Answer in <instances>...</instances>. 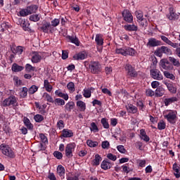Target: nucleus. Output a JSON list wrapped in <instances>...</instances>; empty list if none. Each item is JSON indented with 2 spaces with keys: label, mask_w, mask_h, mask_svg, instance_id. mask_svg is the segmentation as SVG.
<instances>
[{
  "label": "nucleus",
  "mask_w": 180,
  "mask_h": 180,
  "mask_svg": "<svg viewBox=\"0 0 180 180\" xmlns=\"http://www.w3.org/2000/svg\"><path fill=\"white\" fill-rule=\"evenodd\" d=\"M160 39L166 43V44H168L169 46H171L174 49H177L178 44L172 42L171 40H169L167 37L162 35L160 36Z\"/></svg>",
  "instance_id": "17"
},
{
  "label": "nucleus",
  "mask_w": 180,
  "mask_h": 180,
  "mask_svg": "<svg viewBox=\"0 0 180 180\" xmlns=\"http://www.w3.org/2000/svg\"><path fill=\"white\" fill-rule=\"evenodd\" d=\"M30 20L32 22H39L40 20V17H39V15L34 14L30 16Z\"/></svg>",
  "instance_id": "54"
},
{
  "label": "nucleus",
  "mask_w": 180,
  "mask_h": 180,
  "mask_svg": "<svg viewBox=\"0 0 180 180\" xmlns=\"http://www.w3.org/2000/svg\"><path fill=\"white\" fill-rule=\"evenodd\" d=\"M32 58L31 60L32 63L34 64H37V63H40L43 59V53L39 51H32L31 53Z\"/></svg>",
  "instance_id": "10"
},
{
  "label": "nucleus",
  "mask_w": 180,
  "mask_h": 180,
  "mask_svg": "<svg viewBox=\"0 0 180 180\" xmlns=\"http://www.w3.org/2000/svg\"><path fill=\"white\" fill-rule=\"evenodd\" d=\"M53 103L56 106H64L65 101L62 98H56L53 100Z\"/></svg>",
  "instance_id": "38"
},
{
  "label": "nucleus",
  "mask_w": 180,
  "mask_h": 180,
  "mask_svg": "<svg viewBox=\"0 0 180 180\" xmlns=\"http://www.w3.org/2000/svg\"><path fill=\"white\" fill-rule=\"evenodd\" d=\"M75 150V143H70L66 145L65 154L68 158H72V153Z\"/></svg>",
  "instance_id": "7"
},
{
  "label": "nucleus",
  "mask_w": 180,
  "mask_h": 180,
  "mask_svg": "<svg viewBox=\"0 0 180 180\" xmlns=\"http://www.w3.org/2000/svg\"><path fill=\"white\" fill-rule=\"evenodd\" d=\"M165 122H158V129L159 130H164L165 129Z\"/></svg>",
  "instance_id": "63"
},
{
  "label": "nucleus",
  "mask_w": 180,
  "mask_h": 180,
  "mask_svg": "<svg viewBox=\"0 0 180 180\" xmlns=\"http://www.w3.org/2000/svg\"><path fill=\"white\" fill-rule=\"evenodd\" d=\"M91 91H94V88L91 87L90 89H84L83 96L84 98H89L91 96Z\"/></svg>",
  "instance_id": "55"
},
{
  "label": "nucleus",
  "mask_w": 180,
  "mask_h": 180,
  "mask_svg": "<svg viewBox=\"0 0 180 180\" xmlns=\"http://www.w3.org/2000/svg\"><path fill=\"white\" fill-rule=\"evenodd\" d=\"M136 106H138V108H139V110H142L143 112L146 110V106H144V103H143L142 101H138L136 102Z\"/></svg>",
  "instance_id": "52"
},
{
  "label": "nucleus",
  "mask_w": 180,
  "mask_h": 180,
  "mask_svg": "<svg viewBox=\"0 0 180 180\" xmlns=\"http://www.w3.org/2000/svg\"><path fill=\"white\" fill-rule=\"evenodd\" d=\"M140 136L141 140H143V141H150V137L147 135V133H146V130H144L143 129L140 130Z\"/></svg>",
  "instance_id": "26"
},
{
  "label": "nucleus",
  "mask_w": 180,
  "mask_h": 180,
  "mask_svg": "<svg viewBox=\"0 0 180 180\" xmlns=\"http://www.w3.org/2000/svg\"><path fill=\"white\" fill-rule=\"evenodd\" d=\"M122 15L125 22H127L128 23H131L133 22V15L129 10H124Z\"/></svg>",
  "instance_id": "13"
},
{
  "label": "nucleus",
  "mask_w": 180,
  "mask_h": 180,
  "mask_svg": "<svg viewBox=\"0 0 180 180\" xmlns=\"http://www.w3.org/2000/svg\"><path fill=\"white\" fill-rule=\"evenodd\" d=\"M141 26V27H147L148 25V22H147V20L146 18H142V20H137Z\"/></svg>",
  "instance_id": "51"
},
{
  "label": "nucleus",
  "mask_w": 180,
  "mask_h": 180,
  "mask_svg": "<svg viewBox=\"0 0 180 180\" xmlns=\"http://www.w3.org/2000/svg\"><path fill=\"white\" fill-rule=\"evenodd\" d=\"M110 146V143H109V141H104L101 143V147L103 149L109 148Z\"/></svg>",
  "instance_id": "62"
},
{
  "label": "nucleus",
  "mask_w": 180,
  "mask_h": 180,
  "mask_svg": "<svg viewBox=\"0 0 180 180\" xmlns=\"http://www.w3.org/2000/svg\"><path fill=\"white\" fill-rule=\"evenodd\" d=\"M74 108H75V103L73 101H70L65 105V109L67 110V112H71Z\"/></svg>",
  "instance_id": "29"
},
{
  "label": "nucleus",
  "mask_w": 180,
  "mask_h": 180,
  "mask_svg": "<svg viewBox=\"0 0 180 180\" xmlns=\"http://www.w3.org/2000/svg\"><path fill=\"white\" fill-rule=\"evenodd\" d=\"M148 47H158V46H162V42L155 38H150L147 43Z\"/></svg>",
  "instance_id": "14"
},
{
  "label": "nucleus",
  "mask_w": 180,
  "mask_h": 180,
  "mask_svg": "<svg viewBox=\"0 0 180 180\" xmlns=\"http://www.w3.org/2000/svg\"><path fill=\"white\" fill-rule=\"evenodd\" d=\"M165 94V89L162 88V86H159L156 89L155 92V96L157 98H161Z\"/></svg>",
  "instance_id": "23"
},
{
  "label": "nucleus",
  "mask_w": 180,
  "mask_h": 180,
  "mask_svg": "<svg viewBox=\"0 0 180 180\" xmlns=\"http://www.w3.org/2000/svg\"><path fill=\"white\" fill-rule=\"evenodd\" d=\"M11 70L13 72H20V71H23V70H25V67L20 66L18 65V63H13Z\"/></svg>",
  "instance_id": "25"
},
{
  "label": "nucleus",
  "mask_w": 180,
  "mask_h": 180,
  "mask_svg": "<svg viewBox=\"0 0 180 180\" xmlns=\"http://www.w3.org/2000/svg\"><path fill=\"white\" fill-rule=\"evenodd\" d=\"M135 15L138 20H141L142 19H144V14L141 11H136L135 12Z\"/></svg>",
  "instance_id": "49"
},
{
  "label": "nucleus",
  "mask_w": 180,
  "mask_h": 180,
  "mask_svg": "<svg viewBox=\"0 0 180 180\" xmlns=\"http://www.w3.org/2000/svg\"><path fill=\"white\" fill-rule=\"evenodd\" d=\"M155 56H157V57H162V51L161 47L155 51Z\"/></svg>",
  "instance_id": "64"
},
{
  "label": "nucleus",
  "mask_w": 180,
  "mask_h": 180,
  "mask_svg": "<svg viewBox=\"0 0 180 180\" xmlns=\"http://www.w3.org/2000/svg\"><path fill=\"white\" fill-rule=\"evenodd\" d=\"M161 50H162V54H167V56L171 54L172 53V51H171V49H169L168 47L167 46H161L160 47Z\"/></svg>",
  "instance_id": "45"
},
{
  "label": "nucleus",
  "mask_w": 180,
  "mask_h": 180,
  "mask_svg": "<svg viewBox=\"0 0 180 180\" xmlns=\"http://www.w3.org/2000/svg\"><path fill=\"white\" fill-rule=\"evenodd\" d=\"M124 30H127V32H137V30H139V27L134 24L126 25H124Z\"/></svg>",
  "instance_id": "20"
},
{
  "label": "nucleus",
  "mask_w": 180,
  "mask_h": 180,
  "mask_svg": "<svg viewBox=\"0 0 180 180\" xmlns=\"http://www.w3.org/2000/svg\"><path fill=\"white\" fill-rule=\"evenodd\" d=\"M37 91H39V86H37L36 85H32L28 89V94H29V95H33V94H36V92H37Z\"/></svg>",
  "instance_id": "40"
},
{
  "label": "nucleus",
  "mask_w": 180,
  "mask_h": 180,
  "mask_svg": "<svg viewBox=\"0 0 180 180\" xmlns=\"http://www.w3.org/2000/svg\"><path fill=\"white\" fill-rule=\"evenodd\" d=\"M90 126L91 131H94V133H98V131H99V128H98V125H96L95 122H91Z\"/></svg>",
  "instance_id": "47"
},
{
  "label": "nucleus",
  "mask_w": 180,
  "mask_h": 180,
  "mask_svg": "<svg viewBox=\"0 0 180 180\" xmlns=\"http://www.w3.org/2000/svg\"><path fill=\"white\" fill-rule=\"evenodd\" d=\"M163 74L166 78H168L169 79H172V81L175 80V75H174V74H172L168 71H165Z\"/></svg>",
  "instance_id": "44"
},
{
  "label": "nucleus",
  "mask_w": 180,
  "mask_h": 180,
  "mask_svg": "<svg viewBox=\"0 0 180 180\" xmlns=\"http://www.w3.org/2000/svg\"><path fill=\"white\" fill-rule=\"evenodd\" d=\"M95 41L97 46H103V37L101 34H97L96 35Z\"/></svg>",
  "instance_id": "27"
},
{
  "label": "nucleus",
  "mask_w": 180,
  "mask_h": 180,
  "mask_svg": "<svg viewBox=\"0 0 180 180\" xmlns=\"http://www.w3.org/2000/svg\"><path fill=\"white\" fill-rule=\"evenodd\" d=\"M179 165H178V163H174L172 167L173 171H174V176L176 178H180V172H179Z\"/></svg>",
  "instance_id": "28"
},
{
  "label": "nucleus",
  "mask_w": 180,
  "mask_h": 180,
  "mask_svg": "<svg viewBox=\"0 0 180 180\" xmlns=\"http://www.w3.org/2000/svg\"><path fill=\"white\" fill-rule=\"evenodd\" d=\"M101 123L102 124L104 129H109V122H108V119L102 118L101 120Z\"/></svg>",
  "instance_id": "53"
},
{
  "label": "nucleus",
  "mask_w": 180,
  "mask_h": 180,
  "mask_svg": "<svg viewBox=\"0 0 180 180\" xmlns=\"http://www.w3.org/2000/svg\"><path fill=\"white\" fill-rule=\"evenodd\" d=\"M26 9L28 15H32V13H35L36 11H37V6L31 5L27 6Z\"/></svg>",
  "instance_id": "33"
},
{
  "label": "nucleus",
  "mask_w": 180,
  "mask_h": 180,
  "mask_svg": "<svg viewBox=\"0 0 180 180\" xmlns=\"http://www.w3.org/2000/svg\"><path fill=\"white\" fill-rule=\"evenodd\" d=\"M1 105L4 108L12 106L13 109L18 106V98L15 96H10L8 98L4 99L2 102Z\"/></svg>",
  "instance_id": "1"
},
{
  "label": "nucleus",
  "mask_w": 180,
  "mask_h": 180,
  "mask_svg": "<svg viewBox=\"0 0 180 180\" xmlns=\"http://www.w3.org/2000/svg\"><path fill=\"white\" fill-rule=\"evenodd\" d=\"M57 172L60 176H64L65 174V169L63 165H58L57 168Z\"/></svg>",
  "instance_id": "41"
},
{
  "label": "nucleus",
  "mask_w": 180,
  "mask_h": 180,
  "mask_svg": "<svg viewBox=\"0 0 180 180\" xmlns=\"http://www.w3.org/2000/svg\"><path fill=\"white\" fill-rule=\"evenodd\" d=\"M11 50L13 54H22L25 50L23 46H17L16 48L13 46H11Z\"/></svg>",
  "instance_id": "19"
},
{
  "label": "nucleus",
  "mask_w": 180,
  "mask_h": 180,
  "mask_svg": "<svg viewBox=\"0 0 180 180\" xmlns=\"http://www.w3.org/2000/svg\"><path fill=\"white\" fill-rule=\"evenodd\" d=\"M34 119L37 123H40L44 120V117L41 115L37 114L35 116H34Z\"/></svg>",
  "instance_id": "50"
},
{
  "label": "nucleus",
  "mask_w": 180,
  "mask_h": 180,
  "mask_svg": "<svg viewBox=\"0 0 180 180\" xmlns=\"http://www.w3.org/2000/svg\"><path fill=\"white\" fill-rule=\"evenodd\" d=\"M101 161H102V157H101V155H99V154H96L95 155V158L92 162L93 165H96L98 166L99 165Z\"/></svg>",
  "instance_id": "39"
},
{
  "label": "nucleus",
  "mask_w": 180,
  "mask_h": 180,
  "mask_svg": "<svg viewBox=\"0 0 180 180\" xmlns=\"http://www.w3.org/2000/svg\"><path fill=\"white\" fill-rule=\"evenodd\" d=\"M167 18L169 20H176L179 19V15L175 13V9H174V7H169V13L167 15Z\"/></svg>",
  "instance_id": "12"
},
{
  "label": "nucleus",
  "mask_w": 180,
  "mask_h": 180,
  "mask_svg": "<svg viewBox=\"0 0 180 180\" xmlns=\"http://www.w3.org/2000/svg\"><path fill=\"white\" fill-rule=\"evenodd\" d=\"M89 71L91 74H99L102 72V65L98 61H91L89 64Z\"/></svg>",
  "instance_id": "3"
},
{
  "label": "nucleus",
  "mask_w": 180,
  "mask_h": 180,
  "mask_svg": "<svg viewBox=\"0 0 180 180\" xmlns=\"http://www.w3.org/2000/svg\"><path fill=\"white\" fill-rule=\"evenodd\" d=\"M174 102H178V98L171 97L169 98H165L164 100V103L165 106H169L171 103H174Z\"/></svg>",
  "instance_id": "24"
},
{
  "label": "nucleus",
  "mask_w": 180,
  "mask_h": 180,
  "mask_svg": "<svg viewBox=\"0 0 180 180\" xmlns=\"http://www.w3.org/2000/svg\"><path fill=\"white\" fill-rule=\"evenodd\" d=\"M21 27H22L23 30L25 32H32V29L30 28V24L27 20H22Z\"/></svg>",
  "instance_id": "22"
},
{
  "label": "nucleus",
  "mask_w": 180,
  "mask_h": 180,
  "mask_svg": "<svg viewBox=\"0 0 180 180\" xmlns=\"http://www.w3.org/2000/svg\"><path fill=\"white\" fill-rule=\"evenodd\" d=\"M34 70H36V68L32 66V65L27 63L25 65V71H27V72H30L32 71H34Z\"/></svg>",
  "instance_id": "59"
},
{
  "label": "nucleus",
  "mask_w": 180,
  "mask_h": 180,
  "mask_svg": "<svg viewBox=\"0 0 180 180\" xmlns=\"http://www.w3.org/2000/svg\"><path fill=\"white\" fill-rule=\"evenodd\" d=\"M43 98L46 99V102H49L50 103H53L54 100L53 99L52 96H50L48 93H44L43 94Z\"/></svg>",
  "instance_id": "42"
},
{
  "label": "nucleus",
  "mask_w": 180,
  "mask_h": 180,
  "mask_svg": "<svg viewBox=\"0 0 180 180\" xmlns=\"http://www.w3.org/2000/svg\"><path fill=\"white\" fill-rule=\"evenodd\" d=\"M160 68H162V70H167V71H171V70L174 69V65L169 61V58H163L160 61Z\"/></svg>",
  "instance_id": "6"
},
{
  "label": "nucleus",
  "mask_w": 180,
  "mask_h": 180,
  "mask_svg": "<svg viewBox=\"0 0 180 180\" xmlns=\"http://www.w3.org/2000/svg\"><path fill=\"white\" fill-rule=\"evenodd\" d=\"M68 39L75 46H79V39L77 37L68 36Z\"/></svg>",
  "instance_id": "37"
},
{
  "label": "nucleus",
  "mask_w": 180,
  "mask_h": 180,
  "mask_svg": "<svg viewBox=\"0 0 180 180\" xmlns=\"http://www.w3.org/2000/svg\"><path fill=\"white\" fill-rule=\"evenodd\" d=\"M27 92H29V89L27 87H22L20 96L22 98H26L27 96Z\"/></svg>",
  "instance_id": "57"
},
{
  "label": "nucleus",
  "mask_w": 180,
  "mask_h": 180,
  "mask_svg": "<svg viewBox=\"0 0 180 180\" xmlns=\"http://www.w3.org/2000/svg\"><path fill=\"white\" fill-rule=\"evenodd\" d=\"M150 77L153 79H155L156 81H162V79H164V76H162V73H161V71H160L158 69H150Z\"/></svg>",
  "instance_id": "8"
},
{
  "label": "nucleus",
  "mask_w": 180,
  "mask_h": 180,
  "mask_svg": "<svg viewBox=\"0 0 180 180\" xmlns=\"http://www.w3.org/2000/svg\"><path fill=\"white\" fill-rule=\"evenodd\" d=\"M0 150L2 151V154L6 155V157H8L9 158H15V153L9 146L2 143L0 145Z\"/></svg>",
  "instance_id": "5"
},
{
  "label": "nucleus",
  "mask_w": 180,
  "mask_h": 180,
  "mask_svg": "<svg viewBox=\"0 0 180 180\" xmlns=\"http://www.w3.org/2000/svg\"><path fill=\"white\" fill-rule=\"evenodd\" d=\"M115 53L117 54H122V56H131V57L136 56V53H137V51H136V50L133 48H130V47H124V48H121V49H117L115 50Z\"/></svg>",
  "instance_id": "2"
},
{
  "label": "nucleus",
  "mask_w": 180,
  "mask_h": 180,
  "mask_svg": "<svg viewBox=\"0 0 180 180\" xmlns=\"http://www.w3.org/2000/svg\"><path fill=\"white\" fill-rule=\"evenodd\" d=\"M53 156L56 157L57 160H61L63 158V153L56 150L53 153Z\"/></svg>",
  "instance_id": "60"
},
{
  "label": "nucleus",
  "mask_w": 180,
  "mask_h": 180,
  "mask_svg": "<svg viewBox=\"0 0 180 180\" xmlns=\"http://www.w3.org/2000/svg\"><path fill=\"white\" fill-rule=\"evenodd\" d=\"M169 61L171 63L170 64H172V65H174V67H180L179 60L169 56Z\"/></svg>",
  "instance_id": "36"
},
{
  "label": "nucleus",
  "mask_w": 180,
  "mask_h": 180,
  "mask_svg": "<svg viewBox=\"0 0 180 180\" xmlns=\"http://www.w3.org/2000/svg\"><path fill=\"white\" fill-rule=\"evenodd\" d=\"M22 122L25 126H26L27 129H28V130H33V127H34L33 124H32V122H30V120H29L27 117H24Z\"/></svg>",
  "instance_id": "21"
},
{
  "label": "nucleus",
  "mask_w": 180,
  "mask_h": 180,
  "mask_svg": "<svg viewBox=\"0 0 180 180\" xmlns=\"http://www.w3.org/2000/svg\"><path fill=\"white\" fill-rule=\"evenodd\" d=\"M127 110L129 113H137V107L133 105V104H129L127 105Z\"/></svg>",
  "instance_id": "35"
},
{
  "label": "nucleus",
  "mask_w": 180,
  "mask_h": 180,
  "mask_svg": "<svg viewBox=\"0 0 180 180\" xmlns=\"http://www.w3.org/2000/svg\"><path fill=\"white\" fill-rule=\"evenodd\" d=\"M88 57V54L85 51H81L79 52L78 53H76L73 56V60H85Z\"/></svg>",
  "instance_id": "16"
},
{
  "label": "nucleus",
  "mask_w": 180,
  "mask_h": 180,
  "mask_svg": "<svg viewBox=\"0 0 180 180\" xmlns=\"http://www.w3.org/2000/svg\"><path fill=\"white\" fill-rule=\"evenodd\" d=\"M165 84L171 94H176V88L174 86V84L168 82H165Z\"/></svg>",
  "instance_id": "32"
},
{
  "label": "nucleus",
  "mask_w": 180,
  "mask_h": 180,
  "mask_svg": "<svg viewBox=\"0 0 180 180\" xmlns=\"http://www.w3.org/2000/svg\"><path fill=\"white\" fill-rule=\"evenodd\" d=\"M55 95H56V96H59V98H63V99H64L65 101H67L69 98L67 94H64L60 90H56L55 91Z\"/></svg>",
  "instance_id": "30"
},
{
  "label": "nucleus",
  "mask_w": 180,
  "mask_h": 180,
  "mask_svg": "<svg viewBox=\"0 0 180 180\" xmlns=\"http://www.w3.org/2000/svg\"><path fill=\"white\" fill-rule=\"evenodd\" d=\"M40 30L44 33H54V29L51 27V23L50 22L44 21L41 26L40 27Z\"/></svg>",
  "instance_id": "9"
},
{
  "label": "nucleus",
  "mask_w": 180,
  "mask_h": 180,
  "mask_svg": "<svg viewBox=\"0 0 180 180\" xmlns=\"http://www.w3.org/2000/svg\"><path fill=\"white\" fill-rule=\"evenodd\" d=\"M113 164L112 162H109L108 160H104L101 162V167L102 169H104V171H106L108 169H110L111 167H112Z\"/></svg>",
  "instance_id": "18"
},
{
  "label": "nucleus",
  "mask_w": 180,
  "mask_h": 180,
  "mask_svg": "<svg viewBox=\"0 0 180 180\" xmlns=\"http://www.w3.org/2000/svg\"><path fill=\"white\" fill-rule=\"evenodd\" d=\"M60 25V19L55 18L51 22V26L52 29H54V27H57Z\"/></svg>",
  "instance_id": "48"
},
{
  "label": "nucleus",
  "mask_w": 180,
  "mask_h": 180,
  "mask_svg": "<svg viewBox=\"0 0 180 180\" xmlns=\"http://www.w3.org/2000/svg\"><path fill=\"white\" fill-rule=\"evenodd\" d=\"M146 96L152 97L154 96V95H155V93L151 89H148L146 90Z\"/></svg>",
  "instance_id": "61"
},
{
  "label": "nucleus",
  "mask_w": 180,
  "mask_h": 180,
  "mask_svg": "<svg viewBox=\"0 0 180 180\" xmlns=\"http://www.w3.org/2000/svg\"><path fill=\"white\" fill-rule=\"evenodd\" d=\"M77 106L79 108L80 112H85V109H86V105L82 101H78L77 102Z\"/></svg>",
  "instance_id": "31"
},
{
  "label": "nucleus",
  "mask_w": 180,
  "mask_h": 180,
  "mask_svg": "<svg viewBox=\"0 0 180 180\" xmlns=\"http://www.w3.org/2000/svg\"><path fill=\"white\" fill-rule=\"evenodd\" d=\"M165 119H167L171 124H175L176 123V112L170 110L167 115H165Z\"/></svg>",
  "instance_id": "11"
},
{
  "label": "nucleus",
  "mask_w": 180,
  "mask_h": 180,
  "mask_svg": "<svg viewBox=\"0 0 180 180\" xmlns=\"http://www.w3.org/2000/svg\"><path fill=\"white\" fill-rule=\"evenodd\" d=\"M44 86L47 92H51L53 91V86L50 84V82L47 79L44 81Z\"/></svg>",
  "instance_id": "34"
},
{
  "label": "nucleus",
  "mask_w": 180,
  "mask_h": 180,
  "mask_svg": "<svg viewBox=\"0 0 180 180\" xmlns=\"http://www.w3.org/2000/svg\"><path fill=\"white\" fill-rule=\"evenodd\" d=\"M117 150L121 153V154H126L127 153V150L126 148H124V146L123 145H120L117 146Z\"/></svg>",
  "instance_id": "56"
},
{
  "label": "nucleus",
  "mask_w": 180,
  "mask_h": 180,
  "mask_svg": "<svg viewBox=\"0 0 180 180\" xmlns=\"http://www.w3.org/2000/svg\"><path fill=\"white\" fill-rule=\"evenodd\" d=\"M86 144L87 146H89V147H98V146H99V143H98V141H94L92 140H87L86 141Z\"/></svg>",
  "instance_id": "43"
},
{
  "label": "nucleus",
  "mask_w": 180,
  "mask_h": 180,
  "mask_svg": "<svg viewBox=\"0 0 180 180\" xmlns=\"http://www.w3.org/2000/svg\"><path fill=\"white\" fill-rule=\"evenodd\" d=\"M124 68L127 72V76L129 78H137L139 73L136 71V69L129 63L124 65Z\"/></svg>",
  "instance_id": "4"
},
{
  "label": "nucleus",
  "mask_w": 180,
  "mask_h": 180,
  "mask_svg": "<svg viewBox=\"0 0 180 180\" xmlns=\"http://www.w3.org/2000/svg\"><path fill=\"white\" fill-rule=\"evenodd\" d=\"M67 88L70 92H75V84L74 82H70L67 84Z\"/></svg>",
  "instance_id": "46"
},
{
  "label": "nucleus",
  "mask_w": 180,
  "mask_h": 180,
  "mask_svg": "<svg viewBox=\"0 0 180 180\" xmlns=\"http://www.w3.org/2000/svg\"><path fill=\"white\" fill-rule=\"evenodd\" d=\"M56 126L59 130H63V129L65 127L64 121L63 120H59L57 122Z\"/></svg>",
  "instance_id": "58"
},
{
  "label": "nucleus",
  "mask_w": 180,
  "mask_h": 180,
  "mask_svg": "<svg viewBox=\"0 0 180 180\" xmlns=\"http://www.w3.org/2000/svg\"><path fill=\"white\" fill-rule=\"evenodd\" d=\"M60 137H63L64 139L74 137V132H72V130L71 129H63L60 134Z\"/></svg>",
  "instance_id": "15"
}]
</instances>
